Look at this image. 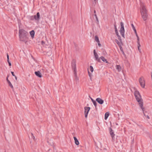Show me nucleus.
<instances>
[{
	"label": "nucleus",
	"mask_w": 152,
	"mask_h": 152,
	"mask_svg": "<svg viewBox=\"0 0 152 152\" xmlns=\"http://www.w3.org/2000/svg\"><path fill=\"white\" fill-rule=\"evenodd\" d=\"M134 95L137 101L138 102L140 107L143 111L144 115L146 116V115L145 114V112H144L145 108L143 106V100L142 99L141 96L140 94V93L138 91L136 90L134 93Z\"/></svg>",
	"instance_id": "f257e3e1"
},
{
	"label": "nucleus",
	"mask_w": 152,
	"mask_h": 152,
	"mask_svg": "<svg viewBox=\"0 0 152 152\" xmlns=\"http://www.w3.org/2000/svg\"><path fill=\"white\" fill-rule=\"evenodd\" d=\"M140 11L142 18L144 21H146L148 18V11L144 4L142 2L140 3Z\"/></svg>",
	"instance_id": "f03ea898"
},
{
	"label": "nucleus",
	"mask_w": 152,
	"mask_h": 152,
	"mask_svg": "<svg viewBox=\"0 0 152 152\" xmlns=\"http://www.w3.org/2000/svg\"><path fill=\"white\" fill-rule=\"evenodd\" d=\"M19 34L20 40L26 43L28 40L27 37L28 34L27 32L23 29H20L19 30Z\"/></svg>",
	"instance_id": "7ed1b4c3"
},
{
	"label": "nucleus",
	"mask_w": 152,
	"mask_h": 152,
	"mask_svg": "<svg viewBox=\"0 0 152 152\" xmlns=\"http://www.w3.org/2000/svg\"><path fill=\"white\" fill-rule=\"evenodd\" d=\"M121 28L120 30V34L121 35L122 37L125 38L124 32L125 30L124 27V23L123 22H121L120 23Z\"/></svg>",
	"instance_id": "20e7f679"
},
{
	"label": "nucleus",
	"mask_w": 152,
	"mask_h": 152,
	"mask_svg": "<svg viewBox=\"0 0 152 152\" xmlns=\"http://www.w3.org/2000/svg\"><path fill=\"white\" fill-rule=\"evenodd\" d=\"M139 82L141 86L143 88H144L145 85V81L143 77H142L139 78Z\"/></svg>",
	"instance_id": "39448f33"
},
{
	"label": "nucleus",
	"mask_w": 152,
	"mask_h": 152,
	"mask_svg": "<svg viewBox=\"0 0 152 152\" xmlns=\"http://www.w3.org/2000/svg\"><path fill=\"white\" fill-rule=\"evenodd\" d=\"M72 69L74 71V73L75 72H77L76 69V61L75 59H73L72 60Z\"/></svg>",
	"instance_id": "423d86ee"
},
{
	"label": "nucleus",
	"mask_w": 152,
	"mask_h": 152,
	"mask_svg": "<svg viewBox=\"0 0 152 152\" xmlns=\"http://www.w3.org/2000/svg\"><path fill=\"white\" fill-rule=\"evenodd\" d=\"M90 109V107H85L84 109V113L85 117L86 118H87L88 115V113Z\"/></svg>",
	"instance_id": "0eeeda50"
},
{
	"label": "nucleus",
	"mask_w": 152,
	"mask_h": 152,
	"mask_svg": "<svg viewBox=\"0 0 152 152\" xmlns=\"http://www.w3.org/2000/svg\"><path fill=\"white\" fill-rule=\"evenodd\" d=\"M94 53L95 60L99 62H101L100 58H98V55L97 53L96 52L95 50H94Z\"/></svg>",
	"instance_id": "6e6552de"
},
{
	"label": "nucleus",
	"mask_w": 152,
	"mask_h": 152,
	"mask_svg": "<svg viewBox=\"0 0 152 152\" xmlns=\"http://www.w3.org/2000/svg\"><path fill=\"white\" fill-rule=\"evenodd\" d=\"M109 130L110 131V134L112 138V139L113 140H114V136H115V134H114V131L111 128H109Z\"/></svg>",
	"instance_id": "1a4fd4ad"
},
{
	"label": "nucleus",
	"mask_w": 152,
	"mask_h": 152,
	"mask_svg": "<svg viewBox=\"0 0 152 152\" xmlns=\"http://www.w3.org/2000/svg\"><path fill=\"white\" fill-rule=\"evenodd\" d=\"M74 74L75 77V80L76 82V83L77 84L79 82V78L77 77V72H75L74 73Z\"/></svg>",
	"instance_id": "9d476101"
},
{
	"label": "nucleus",
	"mask_w": 152,
	"mask_h": 152,
	"mask_svg": "<svg viewBox=\"0 0 152 152\" xmlns=\"http://www.w3.org/2000/svg\"><path fill=\"white\" fill-rule=\"evenodd\" d=\"M40 18V15L39 12H37V14L34 15V19L37 20H39Z\"/></svg>",
	"instance_id": "9b49d317"
},
{
	"label": "nucleus",
	"mask_w": 152,
	"mask_h": 152,
	"mask_svg": "<svg viewBox=\"0 0 152 152\" xmlns=\"http://www.w3.org/2000/svg\"><path fill=\"white\" fill-rule=\"evenodd\" d=\"M96 101L101 104H102L104 103V100L100 98H98L96 99Z\"/></svg>",
	"instance_id": "f8f14e48"
},
{
	"label": "nucleus",
	"mask_w": 152,
	"mask_h": 152,
	"mask_svg": "<svg viewBox=\"0 0 152 152\" xmlns=\"http://www.w3.org/2000/svg\"><path fill=\"white\" fill-rule=\"evenodd\" d=\"M35 74L36 75L39 77H42V75L41 74V73L39 71H37L35 72Z\"/></svg>",
	"instance_id": "ddd939ff"
},
{
	"label": "nucleus",
	"mask_w": 152,
	"mask_h": 152,
	"mask_svg": "<svg viewBox=\"0 0 152 152\" xmlns=\"http://www.w3.org/2000/svg\"><path fill=\"white\" fill-rule=\"evenodd\" d=\"M100 59H101L103 62L106 63H108V61L103 56H102L100 57Z\"/></svg>",
	"instance_id": "4468645a"
},
{
	"label": "nucleus",
	"mask_w": 152,
	"mask_h": 152,
	"mask_svg": "<svg viewBox=\"0 0 152 152\" xmlns=\"http://www.w3.org/2000/svg\"><path fill=\"white\" fill-rule=\"evenodd\" d=\"M30 34L31 36V37L32 38H33L34 37V30H32L30 32Z\"/></svg>",
	"instance_id": "2eb2a0df"
},
{
	"label": "nucleus",
	"mask_w": 152,
	"mask_h": 152,
	"mask_svg": "<svg viewBox=\"0 0 152 152\" xmlns=\"http://www.w3.org/2000/svg\"><path fill=\"white\" fill-rule=\"evenodd\" d=\"M74 139L75 141V143L77 145H78L79 144V142L77 139L75 137H74Z\"/></svg>",
	"instance_id": "dca6fc26"
},
{
	"label": "nucleus",
	"mask_w": 152,
	"mask_h": 152,
	"mask_svg": "<svg viewBox=\"0 0 152 152\" xmlns=\"http://www.w3.org/2000/svg\"><path fill=\"white\" fill-rule=\"evenodd\" d=\"M115 41L120 47H121L122 44V41L121 42L120 41L119 42L116 39H115Z\"/></svg>",
	"instance_id": "f3484780"
},
{
	"label": "nucleus",
	"mask_w": 152,
	"mask_h": 152,
	"mask_svg": "<svg viewBox=\"0 0 152 152\" xmlns=\"http://www.w3.org/2000/svg\"><path fill=\"white\" fill-rule=\"evenodd\" d=\"M116 69L119 72L121 70V67L120 65H117L116 66Z\"/></svg>",
	"instance_id": "a211bd4d"
},
{
	"label": "nucleus",
	"mask_w": 152,
	"mask_h": 152,
	"mask_svg": "<svg viewBox=\"0 0 152 152\" xmlns=\"http://www.w3.org/2000/svg\"><path fill=\"white\" fill-rule=\"evenodd\" d=\"M109 115V113L108 112H107L105 114L104 119L105 120H106Z\"/></svg>",
	"instance_id": "6ab92c4d"
},
{
	"label": "nucleus",
	"mask_w": 152,
	"mask_h": 152,
	"mask_svg": "<svg viewBox=\"0 0 152 152\" xmlns=\"http://www.w3.org/2000/svg\"><path fill=\"white\" fill-rule=\"evenodd\" d=\"M95 40L97 43H99L100 41L99 40V37L97 36H95Z\"/></svg>",
	"instance_id": "aec40b11"
},
{
	"label": "nucleus",
	"mask_w": 152,
	"mask_h": 152,
	"mask_svg": "<svg viewBox=\"0 0 152 152\" xmlns=\"http://www.w3.org/2000/svg\"><path fill=\"white\" fill-rule=\"evenodd\" d=\"M8 83L9 84V86L12 89H13V87L10 81H8Z\"/></svg>",
	"instance_id": "412c9836"
},
{
	"label": "nucleus",
	"mask_w": 152,
	"mask_h": 152,
	"mask_svg": "<svg viewBox=\"0 0 152 152\" xmlns=\"http://www.w3.org/2000/svg\"><path fill=\"white\" fill-rule=\"evenodd\" d=\"M90 70L91 72H93L94 71V69L93 66H90Z\"/></svg>",
	"instance_id": "4be33fe9"
},
{
	"label": "nucleus",
	"mask_w": 152,
	"mask_h": 152,
	"mask_svg": "<svg viewBox=\"0 0 152 152\" xmlns=\"http://www.w3.org/2000/svg\"><path fill=\"white\" fill-rule=\"evenodd\" d=\"M93 103L94 104V106H95L96 109V110L97 109L96 105L97 104V103L96 102V101H95L94 102H93Z\"/></svg>",
	"instance_id": "5701e85b"
},
{
	"label": "nucleus",
	"mask_w": 152,
	"mask_h": 152,
	"mask_svg": "<svg viewBox=\"0 0 152 152\" xmlns=\"http://www.w3.org/2000/svg\"><path fill=\"white\" fill-rule=\"evenodd\" d=\"M140 45H138V50L140 53H141V50L140 49Z\"/></svg>",
	"instance_id": "b1692460"
},
{
	"label": "nucleus",
	"mask_w": 152,
	"mask_h": 152,
	"mask_svg": "<svg viewBox=\"0 0 152 152\" xmlns=\"http://www.w3.org/2000/svg\"><path fill=\"white\" fill-rule=\"evenodd\" d=\"M137 43L138 44V45H140V40H139V37H137Z\"/></svg>",
	"instance_id": "393cba45"
},
{
	"label": "nucleus",
	"mask_w": 152,
	"mask_h": 152,
	"mask_svg": "<svg viewBox=\"0 0 152 152\" xmlns=\"http://www.w3.org/2000/svg\"><path fill=\"white\" fill-rule=\"evenodd\" d=\"M114 28H115V32L118 31L117 29V28H116V25L115 24H114Z\"/></svg>",
	"instance_id": "a878e982"
},
{
	"label": "nucleus",
	"mask_w": 152,
	"mask_h": 152,
	"mask_svg": "<svg viewBox=\"0 0 152 152\" xmlns=\"http://www.w3.org/2000/svg\"><path fill=\"white\" fill-rule=\"evenodd\" d=\"M118 37V39H119V40L120 41V42H121L122 41V39H121V37L119 35H118V36H117Z\"/></svg>",
	"instance_id": "bb28decb"
},
{
	"label": "nucleus",
	"mask_w": 152,
	"mask_h": 152,
	"mask_svg": "<svg viewBox=\"0 0 152 152\" xmlns=\"http://www.w3.org/2000/svg\"><path fill=\"white\" fill-rule=\"evenodd\" d=\"M88 75H89V77H90V79H91V76H92V74L91 73H90L89 71H88Z\"/></svg>",
	"instance_id": "cd10ccee"
},
{
	"label": "nucleus",
	"mask_w": 152,
	"mask_h": 152,
	"mask_svg": "<svg viewBox=\"0 0 152 152\" xmlns=\"http://www.w3.org/2000/svg\"><path fill=\"white\" fill-rule=\"evenodd\" d=\"M131 26H132V29L133 30L135 29V27H134V25H133V24H131Z\"/></svg>",
	"instance_id": "c85d7f7f"
},
{
	"label": "nucleus",
	"mask_w": 152,
	"mask_h": 152,
	"mask_svg": "<svg viewBox=\"0 0 152 152\" xmlns=\"http://www.w3.org/2000/svg\"><path fill=\"white\" fill-rule=\"evenodd\" d=\"M34 16H32L31 17V20H33L34 19Z\"/></svg>",
	"instance_id": "c756f323"
},
{
	"label": "nucleus",
	"mask_w": 152,
	"mask_h": 152,
	"mask_svg": "<svg viewBox=\"0 0 152 152\" xmlns=\"http://www.w3.org/2000/svg\"><path fill=\"white\" fill-rule=\"evenodd\" d=\"M31 134L32 135V138L34 140H35V137L33 136V134L32 133H31Z\"/></svg>",
	"instance_id": "7c9ffc66"
},
{
	"label": "nucleus",
	"mask_w": 152,
	"mask_h": 152,
	"mask_svg": "<svg viewBox=\"0 0 152 152\" xmlns=\"http://www.w3.org/2000/svg\"><path fill=\"white\" fill-rule=\"evenodd\" d=\"M11 73L12 74V75L13 76H15V74H14V73L13 72H11Z\"/></svg>",
	"instance_id": "2f4dec72"
},
{
	"label": "nucleus",
	"mask_w": 152,
	"mask_h": 152,
	"mask_svg": "<svg viewBox=\"0 0 152 152\" xmlns=\"http://www.w3.org/2000/svg\"><path fill=\"white\" fill-rule=\"evenodd\" d=\"M115 32V34L117 36H118V35H119L118 34V31H116V32Z\"/></svg>",
	"instance_id": "473e14b6"
},
{
	"label": "nucleus",
	"mask_w": 152,
	"mask_h": 152,
	"mask_svg": "<svg viewBox=\"0 0 152 152\" xmlns=\"http://www.w3.org/2000/svg\"><path fill=\"white\" fill-rule=\"evenodd\" d=\"M96 21H97V24H98L99 23V20H98V18L97 17H96Z\"/></svg>",
	"instance_id": "72a5a7b5"
},
{
	"label": "nucleus",
	"mask_w": 152,
	"mask_h": 152,
	"mask_svg": "<svg viewBox=\"0 0 152 152\" xmlns=\"http://www.w3.org/2000/svg\"><path fill=\"white\" fill-rule=\"evenodd\" d=\"M7 59H9V56L7 53Z\"/></svg>",
	"instance_id": "f704fd0d"
},
{
	"label": "nucleus",
	"mask_w": 152,
	"mask_h": 152,
	"mask_svg": "<svg viewBox=\"0 0 152 152\" xmlns=\"http://www.w3.org/2000/svg\"><path fill=\"white\" fill-rule=\"evenodd\" d=\"M94 5H95V4H96V0H94Z\"/></svg>",
	"instance_id": "c9c22d12"
},
{
	"label": "nucleus",
	"mask_w": 152,
	"mask_h": 152,
	"mask_svg": "<svg viewBox=\"0 0 152 152\" xmlns=\"http://www.w3.org/2000/svg\"><path fill=\"white\" fill-rule=\"evenodd\" d=\"M45 42H44V41H42V45H43L44 44H45Z\"/></svg>",
	"instance_id": "e433bc0d"
},
{
	"label": "nucleus",
	"mask_w": 152,
	"mask_h": 152,
	"mask_svg": "<svg viewBox=\"0 0 152 152\" xmlns=\"http://www.w3.org/2000/svg\"><path fill=\"white\" fill-rule=\"evenodd\" d=\"M91 99L92 102H93V103L95 101L92 98H91Z\"/></svg>",
	"instance_id": "4c0bfd02"
},
{
	"label": "nucleus",
	"mask_w": 152,
	"mask_h": 152,
	"mask_svg": "<svg viewBox=\"0 0 152 152\" xmlns=\"http://www.w3.org/2000/svg\"><path fill=\"white\" fill-rule=\"evenodd\" d=\"M8 77H9V76L8 75V76H7V79H6L7 80V82H8V81H10L8 80Z\"/></svg>",
	"instance_id": "58836bf2"
},
{
	"label": "nucleus",
	"mask_w": 152,
	"mask_h": 152,
	"mask_svg": "<svg viewBox=\"0 0 152 152\" xmlns=\"http://www.w3.org/2000/svg\"><path fill=\"white\" fill-rule=\"evenodd\" d=\"M122 54H123L124 55H125V53H124V51L123 50H122Z\"/></svg>",
	"instance_id": "ea45409f"
},
{
	"label": "nucleus",
	"mask_w": 152,
	"mask_h": 152,
	"mask_svg": "<svg viewBox=\"0 0 152 152\" xmlns=\"http://www.w3.org/2000/svg\"><path fill=\"white\" fill-rule=\"evenodd\" d=\"M133 30L134 31L135 33H136L137 31H136V29H134Z\"/></svg>",
	"instance_id": "a19ab883"
},
{
	"label": "nucleus",
	"mask_w": 152,
	"mask_h": 152,
	"mask_svg": "<svg viewBox=\"0 0 152 152\" xmlns=\"http://www.w3.org/2000/svg\"><path fill=\"white\" fill-rule=\"evenodd\" d=\"M98 43V45L99 46V47H100L101 46V44L100 43V42L99 43Z\"/></svg>",
	"instance_id": "79ce46f5"
},
{
	"label": "nucleus",
	"mask_w": 152,
	"mask_h": 152,
	"mask_svg": "<svg viewBox=\"0 0 152 152\" xmlns=\"http://www.w3.org/2000/svg\"><path fill=\"white\" fill-rule=\"evenodd\" d=\"M146 116L147 118H148V119H149L150 118H149V116L148 115H146Z\"/></svg>",
	"instance_id": "37998d69"
},
{
	"label": "nucleus",
	"mask_w": 152,
	"mask_h": 152,
	"mask_svg": "<svg viewBox=\"0 0 152 152\" xmlns=\"http://www.w3.org/2000/svg\"><path fill=\"white\" fill-rule=\"evenodd\" d=\"M8 64L9 66H11V63H9Z\"/></svg>",
	"instance_id": "c03bdc74"
},
{
	"label": "nucleus",
	"mask_w": 152,
	"mask_h": 152,
	"mask_svg": "<svg viewBox=\"0 0 152 152\" xmlns=\"http://www.w3.org/2000/svg\"><path fill=\"white\" fill-rule=\"evenodd\" d=\"M7 62H8V63H10V61H9V59H7Z\"/></svg>",
	"instance_id": "a18cd8bd"
},
{
	"label": "nucleus",
	"mask_w": 152,
	"mask_h": 152,
	"mask_svg": "<svg viewBox=\"0 0 152 152\" xmlns=\"http://www.w3.org/2000/svg\"><path fill=\"white\" fill-rule=\"evenodd\" d=\"M15 77V80H17V77L16 76H14Z\"/></svg>",
	"instance_id": "49530a36"
},
{
	"label": "nucleus",
	"mask_w": 152,
	"mask_h": 152,
	"mask_svg": "<svg viewBox=\"0 0 152 152\" xmlns=\"http://www.w3.org/2000/svg\"><path fill=\"white\" fill-rule=\"evenodd\" d=\"M120 50L122 51V50H123L122 49V48L121 47H120Z\"/></svg>",
	"instance_id": "de8ad7c7"
},
{
	"label": "nucleus",
	"mask_w": 152,
	"mask_h": 152,
	"mask_svg": "<svg viewBox=\"0 0 152 152\" xmlns=\"http://www.w3.org/2000/svg\"><path fill=\"white\" fill-rule=\"evenodd\" d=\"M94 16H95V17L96 18V17H97V15H96V14H95L94 15Z\"/></svg>",
	"instance_id": "09e8293b"
},
{
	"label": "nucleus",
	"mask_w": 152,
	"mask_h": 152,
	"mask_svg": "<svg viewBox=\"0 0 152 152\" xmlns=\"http://www.w3.org/2000/svg\"><path fill=\"white\" fill-rule=\"evenodd\" d=\"M136 36L137 37H137H139L138 36V35L137 34V35H136Z\"/></svg>",
	"instance_id": "8fccbe9b"
},
{
	"label": "nucleus",
	"mask_w": 152,
	"mask_h": 152,
	"mask_svg": "<svg viewBox=\"0 0 152 152\" xmlns=\"http://www.w3.org/2000/svg\"><path fill=\"white\" fill-rule=\"evenodd\" d=\"M94 13H96V11H95V10H94Z\"/></svg>",
	"instance_id": "3c124183"
},
{
	"label": "nucleus",
	"mask_w": 152,
	"mask_h": 152,
	"mask_svg": "<svg viewBox=\"0 0 152 152\" xmlns=\"http://www.w3.org/2000/svg\"><path fill=\"white\" fill-rule=\"evenodd\" d=\"M135 34H136V35H137V32H136V33H135Z\"/></svg>",
	"instance_id": "603ef678"
},
{
	"label": "nucleus",
	"mask_w": 152,
	"mask_h": 152,
	"mask_svg": "<svg viewBox=\"0 0 152 152\" xmlns=\"http://www.w3.org/2000/svg\"><path fill=\"white\" fill-rule=\"evenodd\" d=\"M89 97L90 98V99H91V98H92L91 97H90V96H89Z\"/></svg>",
	"instance_id": "864d4df0"
},
{
	"label": "nucleus",
	"mask_w": 152,
	"mask_h": 152,
	"mask_svg": "<svg viewBox=\"0 0 152 152\" xmlns=\"http://www.w3.org/2000/svg\"><path fill=\"white\" fill-rule=\"evenodd\" d=\"M89 97L90 98V99H91V98H92L91 97H90V96H89Z\"/></svg>",
	"instance_id": "5fc2aeb1"
},
{
	"label": "nucleus",
	"mask_w": 152,
	"mask_h": 152,
	"mask_svg": "<svg viewBox=\"0 0 152 152\" xmlns=\"http://www.w3.org/2000/svg\"><path fill=\"white\" fill-rule=\"evenodd\" d=\"M104 150H106V149H105V148H104Z\"/></svg>",
	"instance_id": "6e6d98bb"
}]
</instances>
